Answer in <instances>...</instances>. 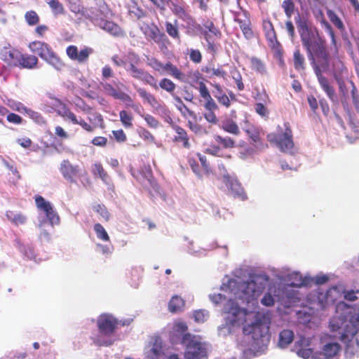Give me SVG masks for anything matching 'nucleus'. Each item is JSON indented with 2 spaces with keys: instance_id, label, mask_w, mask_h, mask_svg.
<instances>
[{
  "instance_id": "nucleus-59",
  "label": "nucleus",
  "mask_w": 359,
  "mask_h": 359,
  "mask_svg": "<svg viewBox=\"0 0 359 359\" xmlns=\"http://www.w3.org/2000/svg\"><path fill=\"white\" fill-rule=\"evenodd\" d=\"M336 81L339 85V90L341 94V103L344 106H345L347 104L346 98L348 95V90L344 82V79H337Z\"/></svg>"
},
{
  "instance_id": "nucleus-45",
  "label": "nucleus",
  "mask_w": 359,
  "mask_h": 359,
  "mask_svg": "<svg viewBox=\"0 0 359 359\" xmlns=\"http://www.w3.org/2000/svg\"><path fill=\"white\" fill-rule=\"evenodd\" d=\"M158 88L166 91L170 95H174L176 89V84L168 78H163L159 81L158 85Z\"/></svg>"
},
{
  "instance_id": "nucleus-25",
  "label": "nucleus",
  "mask_w": 359,
  "mask_h": 359,
  "mask_svg": "<svg viewBox=\"0 0 359 359\" xmlns=\"http://www.w3.org/2000/svg\"><path fill=\"white\" fill-rule=\"evenodd\" d=\"M98 26L114 37H123L125 36V32L121 27L112 21L104 20L101 23H99Z\"/></svg>"
},
{
  "instance_id": "nucleus-7",
  "label": "nucleus",
  "mask_w": 359,
  "mask_h": 359,
  "mask_svg": "<svg viewBox=\"0 0 359 359\" xmlns=\"http://www.w3.org/2000/svg\"><path fill=\"white\" fill-rule=\"evenodd\" d=\"M52 100V105L56 113L63 118L65 120H69L73 124L79 125L81 128L88 133H93L95 130V126L88 123L83 118H81L79 119L76 114L72 112L67 105L64 103L61 100L50 97Z\"/></svg>"
},
{
  "instance_id": "nucleus-55",
  "label": "nucleus",
  "mask_w": 359,
  "mask_h": 359,
  "mask_svg": "<svg viewBox=\"0 0 359 359\" xmlns=\"http://www.w3.org/2000/svg\"><path fill=\"white\" fill-rule=\"evenodd\" d=\"M290 285L300 287L306 285V281L299 273H293L290 276Z\"/></svg>"
},
{
  "instance_id": "nucleus-60",
  "label": "nucleus",
  "mask_w": 359,
  "mask_h": 359,
  "mask_svg": "<svg viewBox=\"0 0 359 359\" xmlns=\"http://www.w3.org/2000/svg\"><path fill=\"white\" fill-rule=\"evenodd\" d=\"M93 210L100 215V216L106 221H108L110 214L107 211L106 207L102 204H95L93 206Z\"/></svg>"
},
{
  "instance_id": "nucleus-47",
  "label": "nucleus",
  "mask_w": 359,
  "mask_h": 359,
  "mask_svg": "<svg viewBox=\"0 0 359 359\" xmlns=\"http://www.w3.org/2000/svg\"><path fill=\"white\" fill-rule=\"evenodd\" d=\"M165 31L168 34L174 39H180V34L177 27V21L175 20V23L170 22H165Z\"/></svg>"
},
{
  "instance_id": "nucleus-38",
  "label": "nucleus",
  "mask_w": 359,
  "mask_h": 359,
  "mask_svg": "<svg viewBox=\"0 0 359 359\" xmlns=\"http://www.w3.org/2000/svg\"><path fill=\"white\" fill-rule=\"evenodd\" d=\"M184 306V300L181 297L175 295L168 303V310L171 313L180 312L183 310Z\"/></svg>"
},
{
  "instance_id": "nucleus-21",
  "label": "nucleus",
  "mask_w": 359,
  "mask_h": 359,
  "mask_svg": "<svg viewBox=\"0 0 359 359\" xmlns=\"http://www.w3.org/2000/svg\"><path fill=\"white\" fill-rule=\"evenodd\" d=\"M92 53L93 49L88 47H86L79 51L78 48L74 45H70L66 49L67 56L72 60L77 61L79 63L86 62Z\"/></svg>"
},
{
  "instance_id": "nucleus-12",
  "label": "nucleus",
  "mask_w": 359,
  "mask_h": 359,
  "mask_svg": "<svg viewBox=\"0 0 359 359\" xmlns=\"http://www.w3.org/2000/svg\"><path fill=\"white\" fill-rule=\"evenodd\" d=\"M147 65L152 68L154 71L161 72L166 71L174 79L180 81H184V74L175 65H172L170 62L165 64L162 63L157 58L151 56H146Z\"/></svg>"
},
{
  "instance_id": "nucleus-35",
  "label": "nucleus",
  "mask_w": 359,
  "mask_h": 359,
  "mask_svg": "<svg viewBox=\"0 0 359 359\" xmlns=\"http://www.w3.org/2000/svg\"><path fill=\"white\" fill-rule=\"evenodd\" d=\"M202 71L206 74L209 79L219 77L226 79V72L221 65H218L217 67H205L202 69Z\"/></svg>"
},
{
  "instance_id": "nucleus-33",
  "label": "nucleus",
  "mask_w": 359,
  "mask_h": 359,
  "mask_svg": "<svg viewBox=\"0 0 359 359\" xmlns=\"http://www.w3.org/2000/svg\"><path fill=\"white\" fill-rule=\"evenodd\" d=\"M1 59L11 65L18 66V60L20 56V52L15 49L6 48L1 53Z\"/></svg>"
},
{
  "instance_id": "nucleus-4",
  "label": "nucleus",
  "mask_w": 359,
  "mask_h": 359,
  "mask_svg": "<svg viewBox=\"0 0 359 359\" xmlns=\"http://www.w3.org/2000/svg\"><path fill=\"white\" fill-rule=\"evenodd\" d=\"M267 140L276 146L282 152L291 153L294 148L293 133L288 122L278 125L276 130L266 136Z\"/></svg>"
},
{
  "instance_id": "nucleus-61",
  "label": "nucleus",
  "mask_w": 359,
  "mask_h": 359,
  "mask_svg": "<svg viewBox=\"0 0 359 359\" xmlns=\"http://www.w3.org/2000/svg\"><path fill=\"white\" fill-rule=\"evenodd\" d=\"M128 12L131 17L135 18L137 20L146 16L145 11L141 9L140 7L137 6L136 5L132 6L130 8Z\"/></svg>"
},
{
  "instance_id": "nucleus-20",
  "label": "nucleus",
  "mask_w": 359,
  "mask_h": 359,
  "mask_svg": "<svg viewBox=\"0 0 359 359\" xmlns=\"http://www.w3.org/2000/svg\"><path fill=\"white\" fill-rule=\"evenodd\" d=\"M60 170L64 178L71 183H75V178L82 175V170L79 165H72L69 160H63L62 161Z\"/></svg>"
},
{
  "instance_id": "nucleus-27",
  "label": "nucleus",
  "mask_w": 359,
  "mask_h": 359,
  "mask_svg": "<svg viewBox=\"0 0 359 359\" xmlns=\"http://www.w3.org/2000/svg\"><path fill=\"white\" fill-rule=\"evenodd\" d=\"M138 95L142 98L144 102H147L151 107L158 109L161 107L160 102L154 95L149 93L145 88H139L137 89Z\"/></svg>"
},
{
  "instance_id": "nucleus-34",
  "label": "nucleus",
  "mask_w": 359,
  "mask_h": 359,
  "mask_svg": "<svg viewBox=\"0 0 359 359\" xmlns=\"http://www.w3.org/2000/svg\"><path fill=\"white\" fill-rule=\"evenodd\" d=\"M203 107L207 111L203 114L205 119L212 125H217L219 123V118L215 113V111L219 109L217 104L215 102L210 107L208 105H203Z\"/></svg>"
},
{
  "instance_id": "nucleus-15",
  "label": "nucleus",
  "mask_w": 359,
  "mask_h": 359,
  "mask_svg": "<svg viewBox=\"0 0 359 359\" xmlns=\"http://www.w3.org/2000/svg\"><path fill=\"white\" fill-rule=\"evenodd\" d=\"M318 81L322 89L325 92L327 97L332 101L336 99V94L334 87L330 83L328 79L322 74L323 72H325L330 68V61L325 62L323 65H315L312 66Z\"/></svg>"
},
{
  "instance_id": "nucleus-31",
  "label": "nucleus",
  "mask_w": 359,
  "mask_h": 359,
  "mask_svg": "<svg viewBox=\"0 0 359 359\" xmlns=\"http://www.w3.org/2000/svg\"><path fill=\"white\" fill-rule=\"evenodd\" d=\"M182 20L186 23L184 28L186 29V33L188 35L194 36L196 34V32L201 29V25L198 24L194 18L190 14Z\"/></svg>"
},
{
  "instance_id": "nucleus-57",
  "label": "nucleus",
  "mask_w": 359,
  "mask_h": 359,
  "mask_svg": "<svg viewBox=\"0 0 359 359\" xmlns=\"http://www.w3.org/2000/svg\"><path fill=\"white\" fill-rule=\"evenodd\" d=\"M172 12L177 15L181 20H184L187 16L189 15L188 12L185 10V8L177 4H172L171 7Z\"/></svg>"
},
{
  "instance_id": "nucleus-24",
  "label": "nucleus",
  "mask_w": 359,
  "mask_h": 359,
  "mask_svg": "<svg viewBox=\"0 0 359 359\" xmlns=\"http://www.w3.org/2000/svg\"><path fill=\"white\" fill-rule=\"evenodd\" d=\"M226 185L228 187L231 194L234 197L239 198L242 201L247 199V195L241 187V184L236 179L231 178L230 177H225Z\"/></svg>"
},
{
  "instance_id": "nucleus-40",
  "label": "nucleus",
  "mask_w": 359,
  "mask_h": 359,
  "mask_svg": "<svg viewBox=\"0 0 359 359\" xmlns=\"http://www.w3.org/2000/svg\"><path fill=\"white\" fill-rule=\"evenodd\" d=\"M233 14L234 21L239 25V27L250 22L249 13L241 7H238V11H233Z\"/></svg>"
},
{
  "instance_id": "nucleus-56",
  "label": "nucleus",
  "mask_w": 359,
  "mask_h": 359,
  "mask_svg": "<svg viewBox=\"0 0 359 359\" xmlns=\"http://www.w3.org/2000/svg\"><path fill=\"white\" fill-rule=\"evenodd\" d=\"M94 231L99 239L103 241H109V236L102 224L100 223L95 224L94 225Z\"/></svg>"
},
{
  "instance_id": "nucleus-14",
  "label": "nucleus",
  "mask_w": 359,
  "mask_h": 359,
  "mask_svg": "<svg viewBox=\"0 0 359 359\" xmlns=\"http://www.w3.org/2000/svg\"><path fill=\"white\" fill-rule=\"evenodd\" d=\"M264 288V286L258 285L254 280L243 282L238 286L240 291L238 297L243 301L250 302L253 299L259 296Z\"/></svg>"
},
{
  "instance_id": "nucleus-41",
  "label": "nucleus",
  "mask_w": 359,
  "mask_h": 359,
  "mask_svg": "<svg viewBox=\"0 0 359 359\" xmlns=\"http://www.w3.org/2000/svg\"><path fill=\"white\" fill-rule=\"evenodd\" d=\"M294 67L297 71L304 70L306 68V60L304 55L299 48L295 49L293 53Z\"/></svg>"
},
{
  "instance_id": "nucleus-5",
  "label": "nucleus",
  "mask_w": 359,
  "mask_h": 359,
  "mask_svg": "<svg viewBox=\"0 0 359 359\" xmlns=\"http://www.w3.org/2000/svg\"><path fill=\"white\" fill-rule=\"evenodd\" d=\"M325 28L331 38L332 46L330 48L332 56L330 55V63L332 64V70L335 80L345 79L348 76V71L344 62L339 56V48L337 45L336 36L332 26L327 22H325Z\"/></svg>"
},
{
  "instance_id": "nucleus-9",
  "label": "nucleus",
  "mask_w": 359,
  "mask_h": 359,
  "mask_svg": "<svg viewBox=\"0 0 359 359\" xmlns=\"http://www.w3.org/2000/svg\"><path fill=\"white\" fill-rule=\"evenodd\" d=\"M262 27L268 45L273 53L274 57L279 61L280 64H284V51L282 45L278 40L273 23L270 20H264L262 22Z\"/></svg>"
},
{
  "instance_id": "nucleus-19",
  "label": "nucleus",
  "mask_w": 359,
  "mask_h": 359,
  "mask_svg": "<svg viewBox=\"0 0 359 359\" xmlns=\"http://www.w3.org/2000/svg\"><path fill=\"white\" fill-rule=\"evenodd\" d=\"M170 126L175 133V135L172 138V142L177 147H182L187 149H190L191 142L187 130L176 124L172 119H170Z\"/></svg>"
},
{
  "instance_id": "nucleus-48",
  "label": "nucleus",
  "mask_w": 359,
  "mask_h": 359,
  "mask_svg": "<svg viewBox=\"0 0 359 359\" xmlns=\"http://www.w3.org/2000/svg\"><path fill=\"white\" fill-rule=\"evenodd\" d=\"M230 74L235 81L238 90L240 91L243 90L245 89V85L243 82V77L239 70L236 67H233L230 70Z\"/></svg>"
},
{
  "instance_id": "nucleus-64",
  "label": "nucleus",
  "mask_w": 359,
  "mask_h": 359,
  "mask_svg": "<svg viewBox=\"0 0 359 359\" xmlns=\"http://www.w3.org/2000/svg\"><path fill=\"white\" fill-rule=\"evenodd\" d=\"M189 59L196 64L202 61V54L199 50L191 48L189 50Z\"/></svg>"
},
{
  "instance_id": "nucleus-8",
  "label": "nucleus",
  "mask_w": 359,
  "mask_h": 359,
  "mask_svg": "<svg viewBox=\"0 0 359 359\" xmlns=\"http://www.w3.org/2000/svg\"><path fill=\"white\" fill-rule=\"evenodd\" d=\"M29 48L32 53L37 54L55 69H60L64 66L61 59L48 43L41 41H34L29 44Z\"/></svg>"
},
{
  "instance_id": "nucleus-52",
  "label": "nucleus",
  "mask_w": 359,
  "mask_h": 359,
  "mask_svg": "<svg viewBox=\"0 0 359 359\" xmlns=\"http://www.w3.org/2000/svg\"><path fill=\"white\" fill-rule=\"evenodd\" d=\"M327 16L331 22L340 31H344L345 27L339 17L331 10L327 11Z\"/></svg>"
},
{
  "instance_id": "nucleus-23",
  "label": "nucleus",
  "mask_w": 359,
  "mask_h": 359,
  "mask_svg": "<svg viewBox=\"0 0 359 359\" xmlns=\"http://www.w3.org/2000/svg\"><path fill=\"white\" fill-rule=\"evenodd\" d=\"M244 131L249 137L250 143L257 149L261 150L268 147V145L262 141L261 130L259 128L249 125L244 129Z\"/></svg>"
},
{
  "instance_id": "nucleus-22",
  "label": "nucleus",
  "mask_w": 359,
  "mask_h": 359,
  "mask_svg": "<svg viewBox=\"0 0 359 359\" xmlns=\"http://www.w3.org/2000/svg\"><path fill=\"white\" fill-rule=\"evenodd\" d=\"M309 341L304 337L301 338L297 341L295 347L297 348V355L304 359L309 358H311V359H322L320 357L321 353L313 355V350L306 347L309 346Z\"/></svg>"
},
{
  "instance_id": "nucleus-2",
  "label": "nucleus",
  "mask_w": 359,
  "mask_h": 359,
  "mask_svg": "<svg viewBox=\"0 0 359 359\" xmlns=\"http://www.w3.org/2000/svg\"><path fill=\"white\" fill-rule=\"evenodd\" d=\"M329 327L333 337L346 345V353L354 355L359 349V313L336 315L330 320Z\"/></svg>"
},
{
  "instance_id": "nucleus-26",
  "label": "nucleus",
  "mask_w": 359,
  "mask_h": 359,
  "mask_svg": "<svg viewBox=\"0 0 359 359\" xmlns=\"http://www.w3.org/2000/svg\"><path fill=\"white\" fill-rule=\"evenodd\" d=\"M211 86L215 88V90L212 91V93L214 97L217 99L218 103L225 108H229L231 105L230 98L224 92L222 86L218 83H211Z\"/></svg>"
},
{
  "instance_id": "nucleus-44",
  "label": "nucleus",
  "mask_w": 359,
  "mask_h": 359,
  "mask_svg": "<svg viewBox=\"0 0 359 359\" xmlns=\"http://www.w3.org/2000/svg\"><path fill=\"white\" fill-rule=\"evenodd\" d=\"M175 99L179 102V105L177 106V109L180 111L182 116L184 118L191 117L194 119L196 118V114L194 111L191 110L182 100L179 96H175Z\"/></svg>"
},
{
  "instance_id": "nucleus-63",
  "label": "nucleus",
  "mask_w": 359,
  "mask_h": 359,
  "mask_svg": "<svg viewBox=\"0 0 359 359\" xmlns=\"http://www.w3.org/2000/svg\"><path fill=\"white\" fill-rule=\"evenodd\" d=\"M351 97L353 104L358 112H359V93L353 81H351Z\"/></svg>"
},
{
  "instance_id": "nucleus-29",
  "label": "nucleus",
  "mask_w": 359,
  "mask_h": 359,
  "mask_svg": "<svg viewBox=\"0 0 359 359\" xmlns=\"http://www.w3.org/2000/svg\"><path fill=\"white\" fill-rule=\"evenodd\" d=\"M3 163L9 171L7 174V180L8 182L11 184L16 185L21 178V175L17 168L5 160L3 161Z\"/></svg>"
},
{
  "instance_id": "nucleus-18",
  "label": "nucleus",
  "mask_w": 359,
  "mask_h": 359,
  "mask_svg": "<svg viewBox=\"0 0 359 359\" xmlns=\"http://www.w3.org/2000/svg\"><path fill=\"white\" fill-rule=\"evenodd\" d=\"M141 30L147 39L153 41L158 45H165V43L168 42L165 33L162 32L154 23L146 24L141 27Z\"/></svg>"
},
{
  "instance_id": "nucleus-50",
  "label": "nucleus",
  "mask_w": 359,
  "mask_h": 359,
  "mask_svg": "<svg viewBox=\"0 0 359 359\" xmlns=\"http://www.w3.org/2000/svg\"><path fill=\"white\" fill-rule=\"evenodd\" d=\"M69 10L75 14H81L86 16V10L79 0H67Z\"/></svg>"
},
{
  "instance_id": "nucleus-58",
  "label": "nucleus",
  "mask_w": 359,
  "mask_h": 359,
  "mask_svg": "<svg viewBox=\"0 0 359 359\" xmlns=\"http://www.w3.org/2000/svg\"><path fill=\"white\" fill-rule=\"evenodd\" d=\"M187 126L193 133H194L196 135L208 134L207 130L204 128L201 125H199L197 123L188 121Z\"/></svg>"
},
{
  "instance_id": "nucleus-54",
  "label": "nucleus",
  "mask_w": 359,
  "mask_h": 359,
  "mask_svg": "<svg viewBox=\"0 0 359 359\" xmlns=\"http://www.w3.org/2000/svg\"><path fill=\"white\" fill-rule=\"evenodd\" d=\"M25 19L26 22L29 26L36 25L40 20L39 15L34 11H27L25 14Z\"/></svg>"
},
{
  "instance_id": "nucleus-51",
  "label": "nucleus",
  "mask_w": 359,
  "mask_h": 359,
  "mask_svg": "<svg viewBox=\"0 0 359 359\" xmlns=\"http://www.w3.org/2000/svg\"><path fill=\"white\" fill-rule=\"evenodd\" d=\"M250 65L252 69L255 70L257 73L264 74L266 73V67L263 61L260 59L252 57L250 58Z\"/></svg>"
},
{
  "instance_id": "nucleus-46",
  "label": "nucleus",
  "mask_w": 359,
  "mask_h": 359,
  "mask_svg": "<svg viewBox=\"0 0 359 359\" xmlns=\"http://www.w3.org/2000/svg\"><path fill=\"white\" fill-rule=\"evenodd\" d=\"M215 141L224 149H232L236 146L235 141L230 137H222L219 135H214Z\"/></svg>"
},
{
  "instance_id": "nucleus-17",
  "label": "nucleus",
  "mask_w": 359,
  "mask_h": 359,
  "mask_svg": "<svg viewBox=\"0 0 359 359\" xmlns=\"http://www.w3.org/2000/svg\"><path fill=\"white\" fill-rule=\"evenodd\" d=\"M35 204L38 210L43 212L46 218L51 224H57L60 222V217L54 210L53 205L40 196L36 195L34 197Z\"/></svg>"
},
{
  "instance_id": "nucleus-49",
  "label": "nucleus",
  "mask_w": 359,
  "mask_h": 359,
  "mask_svg": "<svg viewBox=\"0 0 359 359\" xmlns=\"http://www.w3.org/2000/svg\"><path fill=\"white\" fill-rule=\"evenodd\" d=\"M120 121L125 128H131L133 126V116L130 112L122 110L119 112Z\"/></svg>"
},
{
  "instance_id": "nucleus-13",
  "label": "nucleus",
  "mask_w": 359,
  "mask_h": 359,
  "mask_svg": "<svg viewBox=\"0 0 359 359\" xmlns=\"http://www.w3.org/2000/svg\"><path fill=\"white\" fill-rule=\"evenodd\" d=\"M111 11L104 0H94L93 5L86 10V18L98 25L107 18Z\"/></svg>"
},
{
  "instance_id": "nucleus-10",
  "label": "nucleus",
  "mask_w": 359,
  "mask_h": 359,
  "mask_svg": "<svg viewBox=\"0 0 359 359\" xmlns=\"http://www.w3.org/2000/svg\"><path fill=\"white\" fill-rule=\"evenodd\" d=\"M130 55L133 57V62H130L128 67L126 68L127 72L130 73L133 78L141 81L157 90V79L147 71L138 68L135 65L140 62L139 55L135 53H130Z\"/></svg>"
},
{
  "instance_id": "nucleus-16",
  "label": "nucleus",
  "mask_w": 359,
  "mask_h": 359,
  "mask_svg": "<svg viewBox=\"0 0 359 359\" xmlns=\"http://www.w3.org/2000/svg\"><path fill=\"white\" fill-rule=\"evenodd\" d=\"M97 325L99 332L102 334L110 337L115 332L118 322L113 316L104 313L98 317Z\"/></svg>"
},
{
  "instance_id": "nucleus-3",
  "label": "nucleus",
  "mask_w": 359,
  "mask_h": 359,
  "mask_svg": "<svg viewBox=\"0 0 359 359\" xmlns=\"http://www.w3.org/2000/svg\"><path fill=\"white\" fill-rule=\"evenodd\" d=\"M270 318L265 314L257 313L255 321L243 327V334L250 336L252 339V346L257 350H264L270 340Z\"/></svg>"
},
{
  "instance_id": "nucleus-62",
  "label": "nucleus",
  "mask_w": 359,
  "mask_h": 359,
  "mask_svg": "<svg viewBox=\"0 0 359 359\" xmlns=\"http://www.w3.org/2000/svg\"><path fill=\"white\" fill-rule=\"evenodd\" d=\"M285 13L288 18H290L294 11V4L292 0H285L282 4Z\"/></svg>"
},
{
  "instance_id": "nucleus-11",
  "label": "nucleus",
  "mask_w": 359,
  "mask_h": 359,
  "mask_svg": "<svg viewBox=\"0 0 359 359\" xmlns=\"http://www.w3.org/2000/svg\"><path fill=\"white\" fill-rule=\"evenodd\" d=\"M207 42V51L212 55L216 54L219 48V44L214 43V38L219 39L222 37L221 31L215 25L211 20H207L201 27L200 30Z\"/></svg>"
},
{
  "instance_id": "nucleus-36",
  "label": "nucleus",
  "mask_w": 359,
  "mask_h": 359,
  "mask_svg": "<svg viewBox=\"0 0 359 359\" xmlns=\"http://www.w3.org/2000/svg\"><path fill=\"white\" fill-rule=\"evenodd\" d=\"M224 311L226 313L232 315L233 318L231 320L233 322L237 321L236 317L239 313H244L245 314V311L241 309L238 304L232 299L228 300L224 306Z\"/></svg>"
},
{
  "instance_id": "nucleus-30",
  "label": "nucleus",
  "mask_w": 359,
  "mask_h": 359,
  "mask_svg": "<svg viewBox=\"0 0 359 359\" xmlns=\"http://www.w3.org/2000/svg\"><path fill=\"white\" fill-rule=\"evenodd\" d=\"M18 65L24 68L32 69L36 67L38 63V58L33 55L22 54L18 60Z\"/></svg>"
},
{
  "instance_id": "nucleus-53",
  "label": "nucleus",
  "mask_w": 359,
  "mask_h": 359,
  "mask_svg": "<svg viewBox=\"0 0 359 359\" xmlns=\"http://www.w3.org/2000/svg\"><path fill=\"white\" fill-rule=\"evenodd\" d=\"M92 172L94 175H98L104 182H106L109 178L107 172L100 163H96L93 165Z\"/></svg>"
},
{
  "instance_id": "nucleus-43",
  "label": "nucleus",
  "mask_w": 359,
  "mask_h": 359,
  "mask_svg": "<svg viewBox=\"0 0 359 359\" xmlns=\"http://www.w3.org/2000/svg\"><path fill=\"white\" fill-rule=\"evenodd\" d=\"M222 129L226 133L238 135L240 133V130L236 123L231 119L228 118L222 121Z\"/></svg>"
},
{
  "instance_id": "nucleus-42",
  "label": "nucleus",
  "mask_w": 359,
  "mask_h": 359,
  "mask_svg": "<svg viewBox=\"0 0 359 359\" xmlns=\"http://www.w3.org/2000/svg\"><path fill=\"white\" fill-rule=\"evenodd\" d=\"M45 1L48 5L55 16L64 15L65 13V7L59 0H45Z\"/></svg>"
},
{
  "instance_id": "nucleus-1",
  "label": "nucleus",
  "mask_w": 359,
  "mask_h": 359,
  "mask_svg": "<svg viewBox=\"0 0 359 359\" xmlns=\"http://www.w3.org/2000/svg\"><path fill=\"white\" fill-rule=\"evenodd\" d=\"M302 46L306 50L311 66L330 61V52L325 37L319 29L306 19L296 21Z\"/></svg>"
},
{
  "instance_id": "nucleus-28",
  "label": "nucleus",
  "mask_w": 359,
  "mask_h": 359,
  "mask_svg": "<svg viewBox=\"0 0 359 359\" xmlns=\"http://www.w3.org/2000/svg\"><path fill=\"white\" fill-rule=\"evenodd\" d=\"M5 215L8 221L15 226L24 225L27 221V216L21 212L9 210L6 211Z\"/></svg>"
},
{
  "instance_id": "nucleus-6",
  "label": "nucleus",
  "mask_w": 359,
  "mask_h": 359,
  "mask_svg": "<svg viewBox=\"0 0 359 359\" xmlns=\"http://www.w3.org/2000/svg\"><path fill=\"white\" fill-rule=\"evenodd\" d=\"M181 343L185 346V359H207L208 357L206 344L198 337L190 333L182 336Z\"/></svg>"
},
{
  "instance_id": "nucleus-37",
  "label": "nucleus",
  "mask_w": 359,
  "mask_h": 359,
  "mask_svg": "<svg viewBox=\"0 0 359 359\" xmlns=\"http://www.w3.org/2000/svg\"><path fill=\"white\" fill-rule=\"evenodd\" d=\"M196 89L199 92L201 97H202L205 101L204 105L210 107L212 105V103L215 102V101L212 97L208 88L203 81H200L198 83V87H197Z\"/></svg>"
},
{
  "instance_id": "nucleus-32",
  "label": "nucleus",
  "mask_w": 359,
  "mask_h": 359,
  "mask_svg": "<svg viewBox=\"0 0 359 359\" xmlns=\"http://www.w3.org/2000/svg\"><path fill=\"white\" fill-rule=\"evenodd\" d=\"M341 346L337 342H330L325 344L322 348V355L325 358H331L339 354Z\"/></svg>"
},
{
  "instance_id": "nucleus-39",
  "label": "nucleus",
  "mask_w": 359,
  "mask_h": 359,
  "mask_svg": "<svg viewBox=\"0 0 359 359\" xmlns=\"http://www.w3.org/2000/svg\"><path fill=\"white\" fill-rule=\"evenodd\" d=\"M294 339V333L290 330H283L279 333L278 346L285 348L292 343Z\"/></svg>"
}]
</instances>
